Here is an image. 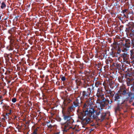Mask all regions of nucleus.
<instances>
[{
  "label": "nucleus",
  "instance_id": "nucleus-36",
  "mask_svg": "<svg viewBox=\"0 0 134 134\" xmlns=\"http://www.w3.org/2000/svg\"><path fill=\"white\" fill-rule=\"evenodd\" d=\"M123 62L124 63H125V64H129V62L127 60H124Z\"/></svg>",
  "mask_w": 134,
  "mask_h": 134
},
{
  "label": "nucleus",
  "instance_id": "nucleus-58",
  "mask_svg": "<svg viewBox=\"0 0 134 134\" xmlns=\"http://www.w3.org/2000/svg\"><path fill=\"white\" fill-rule=\"evenodd\" d=\"M117 2H118V1H117Z\"/></svg>",
  "mask_w": 134,
  "mask_h": 134
},
{
  "label": "nucleus",
  "instance_id": "nucleus-25",
  "mask_svg": "<svg viewBox=\"0 0 134 134\" xmlns=\"http://www.w3.org/2000/svg\"><path fill=\"white\" fill-rule=\"evenodd\" d=\"M7 48L9 51L13 50V46L10 45L7 46Z\"/></svg>",
  "mask_w": 134,
  "mask_h": 134
},
{
  "label": "nucleus",
  "instance_id": "nucleus-52",
  "mask_svg": "<svg viewBox=\"0 0 134 134\" xmlns=\"http://www.w3.org/2000/svg\"><path fill=\"white\" fill-rule=\"evenodd\" d=\"M75 129V127H74V128H72V129H73V130H74V129Z\"/></svg>",
  "mask_w": 134,
  "mask_h": 134
},
{
  "label": "nucleus",
  "instance_id": "nucleus-43",
  "mask_svg": "<svg viewBox=\"0 0 134 134\" xmlns=\"http://www.w3.org/2000/svg\"><path fill=\"white\" fill-rule=\"evenodd\" d=\"M47 126L50 129H51L52 127V126L51 124H50L49 125H48Z\"/></svg>",
  "mask_w": 134,
  "mask_h": 134
},
{
  "label": "nucleus",
  "instance_id": "nucleus-51",
  "mask_svg": "<svg viewBox=\"0 0 134 134\" xmlns=\"http://www.w3.org/2000/svg\"><path fill=\"white\" fill-rule=\"evenodd\" d=\"M67 90L69 91H70L71 90V89L70 88H68Z\"/></svg>",
  "mask_w": 134,
  "mask_h": 134
},
{
  "label": "nucleus",
  "instance_id": "nucleus-23",
  "mask_svg": "<svg viewBox=\"0 0 134 134\" xmlns=\"http://www.w3.org/2000/svg\"><path fill=\"white\" fill-rule=\"evenodd\" d=\"M75 108L74 107H73V105H72V106L68 108V110L69 112L72 111L74 110V108Z\"/></svg>",
  "mask_w": 134,
  "mask_h": 134
},
{
  "label": "nucleus",
  "instance_id": "nucleus-33",
  "mask_svg": "<svg viewBox=\"0 0 134 134\" xmlns=\"http://www.w3.org/2000/svg\"><path fill=\"white\" fill-rule=\"evenodd\" d=\"M128 96H129L130 97V98L131 97H132L133 96V93L132 92H130L128 94Z\"/></svg>",
  "mask_w": 134,
  "mask_h": 134
},
{
  "label": "nucleus",
  "instance_id": "nucleus-10",
  "mask_svg": "<svg viewBox=\"0 0 134 134\" xmlns=\"http://www.w3.org/2000/svg\"><path fill=\"white\" fill-rule=\"evenodd\" d=\"M63 116L64 121H66L65 123H69V124L72 123L73 120L71 118L70 115L63 114Z\"/></svg>",
  "mask_w": 134,
  "mask_h": 134
},
{
  "label": "nucleus",
  "instance_id": "nucleus-6",
  "mask_svg": "<svg viewBox=\"0 0 134 134\" xmlns=\"http://www.w3.org/2000/svg\"><path fill=\"white\" fill-rule=\"evenodd\" d=\"M121 97V95L118 93H116L113 97L114 101L116 102L117 103H118L119 104H124V101L120 97Z\"/></svg>",
  "mask_w": 134,
  "mask_h": 134
},
{
  "label": "nucleus",
  "instance_id": "nucleus-9",
  "mask_svg": "<svg viewBox=\"0 0 134 134\" xmlns=\"http://www.w3.org/2000/svg\"><path fill=\"white\" fill-rule=\"evenodd\" d=\"M81 103L82 101L81 98L78 97L73 102L72 105L73 107L75 108L76 107L79 108L81 106Z\"/></svg>",
  "mask_w": 134,
  "mask_h": 134
},
{
  "label": "nucleus",
  "instance_id": "nucleus-4",
  "mask_svg": "<svg viewBox=\"0 0 134 134\" xmlns=\"http://www.w3.org/2000/svg\"><path fill=\"white\" fill-rule=\"evenodd\" d=\"M92 85L91 87L88 88L86 91H82V96L80 98L81 99H84L87 98L93 93V90H94V87H93V85Z\"/></svg>",
  "mask_w": 134,
  "mask_h": 134
},
{
  "label": "nucleus",
  "instance_id": "nucleus-26",
  "mask_svg": "<svg viewBox=\"0 0 134 134\" xmlns=\"http://www.w3.org/2000/svg\"><path fill=\"white\" fill-rule=\"evenodd\" d=\"M14 31V29L13 28H12L10 30H9L8 32L11 35Z\"/></svg>",
  "mask_w": 134,
  "mask_h": 134
},
{
  "label": "nucleus",
  "instance_id": "nucleus-21",
  "mask_svg": "<svg viewBox=\"0 0 134 134\" xmlns=\"http://www.w3.org/2000/svg\"><path fill=\"white\" fill-rule=\"evenodd\" d=\"M112 46L113 47V48L115 49H116L118 47V45L116 42H115L114 43H113L112 45Z\"/></svg>",
  "mask_w": 134,
  "mask_h": 134
},
{
  "label": "nucleus",
  "instance_id": "nucleus-17",
  "mask_svg": "<svg viewBox=\"0 0 134 134\" xmlns=\"http://www.w3.org/2000/svg\"><path fill=\"white\" fill-rule=\"evenodd\" d=\"M113 61V59L109 57L106 60L105 62L108 65L110 64V63H112Z\"/></svg>",
  "mask_w": 134,
  "mask_h": 134
},
{
  "label": "nucleus",
  "instance_id": "nucleus-56",
  "mask_svg": "<svg viewBox=\"0 0 134 134\" xmlns=\"http://www.w3.org/2000/svg\"><path fill=\"white\" fill-rule=\"evenodd\" d=\"M61 119H60V121H61Z\"/></svg>",
  "mask_w": 134,
  "mask_h": 134
},
{
  "label": "nucleus",
  "instance_id": "nucleus-50",
  "mask_svg": "<svg viewBox=\"0 0 134 134\" xmlns=\"http://www.w3.org/2000/svg\"><path fill=\"white\" fill-rule=\"evenodd\" d=\"M100 65L101 64L100 63H99L97 65L98 66H100Z\"/></svg>",
  "mask_w": 134,
  "mask_h": 134
},
{
  "label": "nucleus",
  "instance_id": "nucleus-24",
  "mask_svg": "<svg viewBox=\"0 0 134 134\" xmlns=\"http://www.w3.org/2000/svg\"><path fill=\"white\" fill-rule=\"evenodd\" d=\"M1 8L2 9H3L6 7V5L4 2H2L1 4Z\"/></svg>",
  "mask_w": 134,
  "mask_h": 134
},
{
  "label": "nucleus",
  "instance_id": "nucleus-27",
  "mask_svg": "<svg viewBox=\"0 0 134 134\" xmlns=\"http://www.w3.org/2000/svg\"><path fill=\"white\" fill-rule=\"evenodd\" d=\"M128 10L127 9H125L124 10H123L122 12H121V13H125L126 14H128Z\"/></svg>",
  "mask_w": 134,
  "mask_h": 134
},
{
  "label": "nucleus",
  "instance_id": "nucleus-46",
  "mask_svg": "<svg viewBox=\"0 0 134 134\" xmlns=\"http://www.w3.org/2000/svg\"><path fill=\"white\" fill-rule=\"evenodd\" d=\"M130 74L132 75H134V70H133L131 72V73Z\"/></svg>",
  "mask_w": 134,
  "mask_h": 134
},
{
  "label": "nucleus",
  "instance_id": "nucleus-41",
  "mask_svg": "<svg viewBox=\"0 0 134 134\" xmlns=\"http://www.w3.org/2000/svg\"><path fill=\"white\" fill-rule=\"evenodd\" d=\"M123 27V25H121V26H120V27L119 28V30L120 31L122 30L123 29L122 28Z\"/></svg>",
  "mask_w": 134,
  "mask_h": 134
},
{
  "label": "nucleus",
  "instance_id": "nucleus-42",
  "mask_svg": "<svg viewBox=\"0 0 134 134\" xmlns=\"http://www.w3.org/2000/svg\"><path fill=\"white\" fill-rule=\"evenodd\" d=\"M43 100L44 102H46L47 101V98H43Z\"/></svg>",
  "mask_w": 134,
  "mask_h": 134
},
{
  "label": "nucleus",
  "instance_id": "nucleus-2",
  "mask_svg": "<svg viewBox=\"0 0 134 134\" xmlns=\"http://www.w3.org/2000/svg\"><path fill=\"white\" fill-rule=\"evenodd\" d=\"M96 95L98 97L96 101V107L99 109H101L102 105L104 103L103 99L105 100L106 99L104 97V95L100 89L98 88Z\"/></svg>",
  "mask_w": 134,
  "mask_h": 134
},
{
  "label": "nucleus",
  "instance_id": "nucleus-59",
  "mask_svg": "<svg viewBox=\"0 0 134 134\" xmlns=\"http://www.w3.org/2000/svg\"><path fill=\"white\" fill-rule=\"evenodd\" d=\"M70 134H71V133H70Z\"/></svg>",
  "mask_w": 134,
  "mask_h": 134
},
{
  "label": "nucleus",
  "instance_id": "nucleus-15",
  "mask_svg": "<svg viewBox=\"0 0 134 134\" xmlns=\"http://www.w3.org/2000/svg\"><path fill=\"white\" fill-rule=\"evenodd\" d=\"M123 104H119L117 103V106L115 108V112L116 113L118 111H119L121 110V108L120 106Z\"/></svg>",
  "mask_w": 134,
  "mask_h": 134
},
{
  "label": "nucleus",
  "instance_id": "nucleus-55",
  "mask_svg": "<svg viewBox=\"0 0 134 134\" xmlns=\"http://www.w3.org/2000/svg\"><path fill=\"white\" fill-rule=\"evenodd\" d=\"M73 133H74L73 132H72V133H71V134H73Z\"/></svg>",
  "mask_w": 134,
  "mask_h": 134
},
{
  "label": "nucleus",
  "instance_id": "nucleus-7",
  "mask_svg": "<svg viewBox=\"0 0 134 134\" xmlns=\"http://www.w3.org/2000/svg\"><path fill=\"white\" fill-rule=\"evenodd\" d=\"M110 101L108 99H105V100L103 99V102L104 103L102 105L101 109H99V110H102L104 108H106L108 105V104H110L112 103H113V102H115L114 101V99L113 97L112 98V99H110Z\"/></svg>",
  "mask_w": 134,
  "mask_h": 134
},
{
  "label": "nucleus",
  "instance_id": "nucleus-53",
  "mask_svg": "<svg viewBox=\"0 0 134 134\" xmlns=\"http://www.w3.org/2000/svg\"><path fill=\"white\" fill-rule=\"evenodd\" d=\"M87 79H88V80H87V81H88V80H89V78H87Z\"/></svg>",
  "mask_w": 134,
  "mask_h": 134
},
{
  "label": "nucleus",
  "instance_id": "nucleus-14",
  "mask_svg": "<svg viewBox=\"0 0 134 134\" xmlns=\"http://www.w3.org/2000/svg\"><path fill=\"white\" fill-rule=\"evenodd\" d=\"M130 58L132 61H134V50H132L130 51Z\"/></svg>",
  "mask_w": 134,
  "mask_h": 134
},
{
  "label": "nucleus",
  "instance_id": "nucleus-11",
  "mask_svg": "<svg viewBox=\"0 0 134 134\" xmlns=\"http://www.w3.org/2000/svg\"><path fill=\"white\" fill-rule=\"evenodd\" d=\"M120 57L123 58V61L126 60H128L129 58L128 55L127 53H121L119 54Z\"/></svg>",
  "mask_w": 134,
  "mask_h": 134
},
{
  "label": "nucleus",
  "instance_id": "nucleus-54",
  "mask_svg": "<svg viewBox=\"0 0 134 134\" xmlns=\"http://www.w3.org/2000/svg\"><path fill=\"white\" fill-rule=\"evenodd\" d=\"M4 106H5V107H6V106H5V105H4V106H3V107H4Z\"/></svg>",
  "mask_w": 134,
  "mask_h": 134
},
{
  "label": "nucleus",
  "instance_id": "nucleus-20",
  "mask_svg": "<svg viewBox=\"0 0 134 134\" xmlns=\"http://www.w3.org/2000/svg\"><path fill=\"white\" fill-rule=\"evenodd\" d=\"M121 65L120 64L117 63L114 66V67L115 69H118L119 70L121 69Z\"/></svg>",
  "mask_w": 134,
  "mask_h": 134
},
{
  "label": "nucleus",
  "instance_id": "nucleus-40",
  "mask_svg": "<svg viewBox=\"0 0 134 134\" xmlns=\"http://www.w3.org/2000/svg\"><path fill=\"white\" fill-rule=\"evenodd\" d=\"M11 110H9V113H8L6 114V115L7 116H8L10 114H11Z\"/></svg>",
  "mask_w": 134,
  "mask_h": 134
},
{
  "label": "nucleus",
  "instance_id": "nucleus-48",
  "mask_svg": "<svg viewBox=\"0 0 134 134\" xmlns=\"http://www.w3.org/2000/svg\"><path fill=\"white\" fill-rule=\"evenodd\" d=\"M17 41L18 42H19V41H21V40L20 39H19V40H17Z\"/></svg>",
  "mask_w": 134,
  "mask_h": 134
},
{
  "label": "nucleus",
  "instance_id": "nucleus-47",
  "mask_svg": "<svg viewBox=\"0 0 134 134\" xmlns=\"http://www.w3.org/2000/svg\"><path fill=\"white\" fill-rule=\"evenodd\" d=\"M131 63L132 64V65L133 66V68H134V61H131Z\"/></svg>",
  "mask_w": 134,
  "mask_h": 134
},
{
  "label": "nucleus",
  "instance_id": "nucleus-22",
  "mask_svg": "<svg viewBox=\"0 0 134 134\" xmlns=\"http://www.w3.org/2000/svg\"><path fill=\"white\" fill-rule=\"evenodd\" d=\"M109 84L111 88L113 89L115 86L114 85L112 81H110Z\"/></svg>",
  "mask_w": 134,
  "mask_h": 134
},
{
  "label": "nucleus",
  "instance_id": "nucleus-1",
  "mask_svg": "<svg viewBox=\"0 0 134 134\" xmlns=\"http://www.w3.org/2000/svg\"><path fill=\"white\" fill-rule=\"evenodd\" d=\"M82 108L83 111L79 113L78 117L82 121L81 123L83 125H86L92 122V121L90 120L92 117L93 118L97 119L101 122L106 118V113H100V111L95 110L90 101L86 102L83 105Z\"/></svg>",
  "mask_w": 134,
  "mask_h": 134
},
{
  "label": "nucleus",
  "instance_id": "nucleus-38",
  "mask_svg": "<svg viewBox=\"0 0 134 134\" xmlns=\"http://www.w3.org/2000/svg\"><path fill=\"white\" fill-rule=\"evenodd\" d=\"M133 70H132V68L129 69L128 70V71L130 73V74L131 73V71H132Z\"/></svg>",
  "mask_w": 134,
  "mask_h": 134
},
{
  "label": "nucleus",
  "instance_id": "nucleus-18",
  "mask_svg": "<svg viewBox=\"0 0 134 134\" xmlns=\"http://www.w3.org/2000/svg\"><path fill=\"white\" fill-rule=\"evenodd\" d=\"M115 94V92L114 91H111L108 95L109 98H113Z\"/></svg>",
  "mask_w": 134,
  "mask_h": 134
},
{
  "label": "nucleus",
  "instance_id": "nucleus-37",
  "mask_svg": "<svg viewBox=\"0 0 134 134\" xmlns=\"http://www.w3.org/2000/svg\"><path fill=\"white\" fill-rule=\"evenodd\" d=\"M12 101L13 102H15L16 101V98H13L12 99Z\"/></svg>",
  "mask_w": 134,
  "mask_h": 134
},
{
  "label": "nucleus",
  "instance_id": "nucleus-5",
  "mask_svg": "<svg viewBox=\"0 0 134 134\" xmlns=\"http://www.w3.org/2000/svg\"><path fill=\"white\" fill-rule=\"evenodd\" d=\"M126 26H128L126 28V30L130 32V36L132 38H134V23L132 22H130L126 24Z\"/></svg>",
  "mask_w": 134,
  "mask_h": 134
},
{
  "label": "nucleus",
  "instance_id": "nucleus-39",
  "mask_svg": "<svg viewBox=\"0 0 134 134\" xmlns=\"http://www.w3.org/2000/svg\"><path fill=\"white\" fill-rule=\"evenodd\" d=\"M37 129H35L33 132L35 134H36L37 133Z\"/></svg>",
  "mask_w": 134,
  "mask_h": 134
},
{
  "label": "nucleus",
  "instance_id": "nucleus-60",
  "mask_svg": "<svg viewBox=\"0 0 134 134\" xmlns=\"http://www.w3.org/2000/svg\"><path fill=\"white\" fill-rule=\"evenodd\" d=\"M120 1V0H119V1Z\"/></svg>",
  "mask_w": 134,
  "mask_h": 134
},
{
  "label": "nucleus",
  "instance_id": "nucleus-12",
  "mask_svg": "<svg viewBox=\"0 0 134 134\" xmlns=\"http://www.w3.org/2000/svg\"><path fill=\"white\" fill-rule=\"evenodd\" d=\"M131 92L133 93V96L132 97H131L129 101V102H132L133 100L134 99V85H132L130 88Z\"/></svg>",
  "mask_w": 134,
  "mask_h": 134
},
{
  "label": "nucleus",
  "instance_id": "nucleus-8",
  "mask_svg": "<svg viewBox=\"0 0 134 134\" xmlns=\"http://www.w3.org/2000/svg\"><path fill=\"white\" fill-rule=\"evenodd\" d=\"M72 124H69L68 123H65L63 124L62 126L63 128V132H66L68 131L69 130L72 128L71 126H70Z\"/></svg>",
  "mask_w": 134,
  "mask_h": 134
},
{
  "label": "nucleus",
  "instance_id": "nucleus-28",
  "mask_svg": "<svg viewBox=\"0 0 134 134\" xmlns=\"http://www.w3.org/2000/svg\"><path fill=\"white\" fill-rule=\"evenodd\" d=\"M76 83L77 84L79 85H80L82 84V82L80 80H76Z\"/></svg>",
  "mask_w": 134,
  "mask_h": 134
},
{
  "label": "nucleus",
  "instance_id": "nucleus-44",
  "mask_svg": "<svg viewBox=\"0 0 134 134\" xmlns=\"http://www.w3.org/2000/svg\"><path fill=\"white\" fill-rule=\"evenodd\" d=\"M87 87V86H86V84H85V83H84V84L83 85V87L84 88H86Z\"/></svg>",
  "mask_w": 134,
  "mask_h": 134
},
{
  "label": "nucleus",
  "instance_id": "nucleus-16",
  "mask_svg": "<svg viewBox=\"0 0 134 134\" xmlns=\"http://www.w3.org/2000/svg\"><path fill=\"white\" fill-rule=\"evenodd\" d=\"M121 52V50L119 49L118 51L117 52H112V55L113 57H117L118 56V54L119 55L120 54V53Z\"/></svg>",
  "mask_w": 134,
  "mask_h": 134
},
{
  "label": "nucleus",
  "instance_id": "nucleus-45",
  "mask_svg": "<svg viewBox=\"0 0 134 134\" xmlns=\"http://www.w3.org/2000/svg\"><path fill=\"white\" fill-rule=\"evenodd\" d=\"M97 69L99 71L101 70L102 69V68L100 66H98Z\"/></svg>",
  "mask_w": 134,
  "mask_h": 134
},
{
  "label": "nucleus",
  "instance_id": "nucleus-34",
  "mask_svg": "<svg viewBox=\"0 0 134 134\" xmlns=\"http://www.w3.org/2000/svg\"><path fill=\"white\" fill-rule=\"evenodd\" d=\"M61 79L62 81H64L65 80L66 78L65 76H63L61 78Z\"/></svg>",
  "mask_w": 134,
  "mask_h": 134
},
{
  "label": "nucleus",
  "instance_id": "nucleus-49",
  "mask_svg": "<svg viewBox=\"0 0 134 134\" xmlns=\"http://www.w3.org/2000/svg\"><path fill=\"white\" fill-rule=\"evenodd\" d=\"M121 3H124V1L123 0H121Z\"/></svg>",
  "mask_w": 134,
  "mask_h": 134
},
{
  "label": "nucleus",
  "instance_id": "nucleus-13",
  "mask_svg": "<svg viewBox=\"0 0 134 134\" xmlns=\"http://www.w3.org/2000/svg\"><path fill=\"white\" fill-rule=\"evenodd\" d=\"M118 93H119V94H120V95H121V94H122L123 95L125 96L127 94L126 90L123 88L120 89L118 91Z\"/></svg>",
  "mask_w": 134,
  "mask_h": 134
},
{
  "label": "nucleus",
  "instance_id": "nucleus-30",
  "mask_svg": "<svg viewBox=\"0 0 134 134\" xmlns=\"http://www.w3.org/2000/svg\"><path fill=\"white\" fill-rule=\"evenodd\" d=\"M105 91L107 92L106 94H109V93L110 92V91H111L110 89L109 88L108 89H105Z\"/></svg>",
  "mask_w": 134,
  "mask_h": 134
},
{
  "label": "nucleus",
  "instance_id": "nucleus-29",
  "mask_svg": "<svg viewBox=\"0 0 134 134\" xmlns=\"http://www.w3.org/2000/svg\"><path fill=\"white\" fill-rule=\"evenodd\" d=\"M122 14H121V16L124 17V18H127L128 17V15L127 14L125 13H122Z\"/></svg>",
  "mask_w": 134,
  "mask_h": 134
},
{
  "label": "nucleus",
  "instance_id": "nucleus-32",
  "mask_svg": "<svg viewBox=\"0 0 134 134\" xmlns=\"http://www.w3.org/2000/svg\"><path fill=\"white\" fill-rule=\"evenodd\" d=\"M88 82H89L88 81L87 82V83L86 81H85V84H86V86H87V87L90 86H91L90 87H91L92 86V85H93V84L90 85H89V83H88Z\"/></svg>",
  "mask_w": 134,
  "mask_h": 134
},
{
  "label": "nucleus",
  "instance_id": "nucleus-35",
  "mask_svg": "<svg viewBox=\"0 0 134 134\" xmlns=\"http://www.w3.org/2000/svg\"><path fill=\"white\" fill-rule=\"evenodd\" d=\"M5 24H4V25L5 26L7 27L9 26V24L7 23V22L6 21H5Z\"/></svg>",
  "mask_w": 134,
  "mask_h": 134
},
{
  "label": "nucleus",
  "instance_id": "nucleus-3",
  "mask_svg": "<svg viewBox=\"0 0 134 134\" xmlns=\"http://www.w3.org/2000/svg\"><path fill=\"white\" fill-rule=\"evenodd\" d=\"M123 46L124 50H122L123 52L124 51H127L129 48L131 47L132 48L134 47V40H131V42L130 40L129 39H124L121 40V42H120Z\"/></svg>",
  "mask_w": 134,
  "mask_h": 134
},
{
  "label": "nucleus",
  "instance_id": "nucleus-57",
  "mask_svg": "<svg viewBox=\"0 0 134 134\" xmlns=\"http://www.w3.org/2000/svg\"><path fill=\"white\" fill-rule=\"evenodd\" d=\"M2 104V102H1V104Z\"/></svg>",
  "mask_w": 134,
  "mask_h": 134
},
{
  "label": "nucleus",
  "instance_id": "nucleus-31",
  "mask_svg": "<svg viewBox=\"0 0 134 134\" xmlns=\"http://www.w3.org/2000/svg\"><path fill=\"white\" fill-rule=\"evenodd\" d=\"M114 5L115 6H117V8H119L121 5H120L117 2H115L114 4Z\"/></svg>",
  "mask_w": 134,
  "mask_h": 134
},
{
  "label": "nucleus",
  "instance_id": "nucleus-19",
  "mask_svg": "<svg viewBox=\"0 0 134 134\" xmlns=\"http://www.w3.org/2000/svg\"><path fill=\"white\" fill-rule=\"evenodd\" d=\"M101 85L102 83L101 81H95V85L96 87H98L99 86H100Z\"/></svg>",
  "mask_w": 134,
  "mask_h": 134
}]
</instances>
